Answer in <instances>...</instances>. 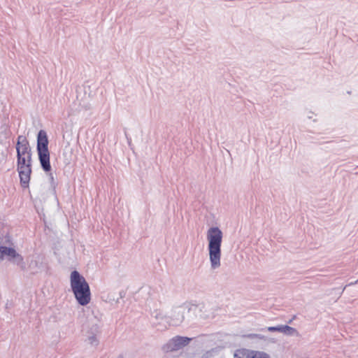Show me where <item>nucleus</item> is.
I'll return each instance as SVG.
<instances>
[{
    "label": "nucleus",
    "instance_id": "1",
    "mask_svg": "<svg viewBox=\"0 0 358 358\" xmlns=\"http://www.w3.org/2000/svg\"><path fill=\"white\" fill-rule=\"evenodd\" d=\"M222 237V232L217 227H210L207 231L206 238L208 242L209 259L212 269H217L221 265Z\"/></svg>",
    "mask_w": 358,
    "mask_h": 358
},
{
    "label": "nucleus",
    "instance_id": "2",
    "mask_svg": "<svg viewBox=\"0 0 358 358\" xmlns=\"http://www.w3.org/2000/svg\"><path fill=\"white\" fill-rule=\"evenodd\" d=\"M71 287L80 305L86 306L90 302V286L85 278L77 271H73L71 273Z\"/></svg>",
    "mask_w": 358,
    "mask_h": 358
},
{
    "label": "nucleus",
    "instance_id": "3",
    "mask_svg": "<svg viewBox=\"0 0 358 358\" xmlns=\"http://www.w3.org/2000/svg\"><path fill=\"white\" fill-rule=\"evenodd\" d=\"M48 145L47 134L44 130H40L37 136V151L41 165L45 171H49L51 169Z\"/></svg>",
    "mask_w": 358,
    "mask_h": 358
},
{
    "label": "nucleus",
    "instance_id": "4",
    "mask_svg": "<svg viewBox=\"0 0 358 358\" xmlns=\"http://www.w3.org/2000/svg\"><path fill=\"white\" fill-rule=\"evenodd\" d=\"M198 310V306L194 304H182L172 308L169 317L170 326H178L185 320L186 313L194 314Z\"/></svg>",
    "mask_w": 358,
    "mask_h": 358
},
{
    "label": "nucleus",
    "instance_id": "5",
    "mask_svg": "<svg viewBox=\"0 0 358 358\" xmlns=\"http://www.w3.org/2000/svg\"><path fill=\"white\" fill-rule=\"evenodd\" d=\"M17 171L20 179V184L22 187H29L30 180V175L31 173V158H26L24 157H17Z\"/></svg>",
    "mask_w": 358,
    "mask_h": 358
},
{
    "label": "nucleus",
    "instance_id": "6",
    "mask_svg": "<svg viewBox=\"0 0 358 358\" xmlns=\"http://www.w3.org/2000/svg\"><path fill=\"white\" fill-rule=\"evenodd\" d=\"M192 339L186 336H176L164 344L162 349L166 352L177 351L188 345Z\"/></svg>",
    "mask_w": 358,
    "mask_h": 358
},
{
    "label": "nucleus",
    "instance_id": "7",
    "mask_svg": "<svg viewBox=\"0 0 358 358\" xmlns=\"http://www.w3.org/2000/svg\"><path fill=\"white\" fill-rule=\"evenodd\" d=\"M152 324L158 330L166 329L170 326L169 317L160 310H155L151 313Z\"/></svg>",
    "mask_w": 358,
    "mask_h": 358
},
{
    "label": "nucleus",
    "instance_id": "8",
    "mask_svg": "<svg viewBox=\"0 0 358 358\" xmlns=\"http://www.w3.org/2000/svg\"><path fill=\"white\" fill-rule=\"evenodd\" d=\"M17 157L31 158V148L26 137L19 136L16 144Z\"/></svg>",
    "mask_w": 358,
    "mask_h": 358
},
{
    "label": "nucleus",
    "instance_id": "9",
    "mask_svg": "<svg viewBox=\"0 0 358 358\" xmlns=\"http://www.w3.org/2000/svg\"><path fill=\"white\" fill-rule=\"evenodd\" d=\"M234 358H270L269 355L263 351L241 350L234 355Z\"/></svg>",
    "mask_w": 358,
    "mask_h": 358
},
{
    "label": "nucleus",
    "instance_id": "10",
    "mask_svg": "<svg viewBox=\"0 0 358 358\" xmlns=\"http://www.w3.org/2000/svg\"><path fill=\"white\" fill-rule=\"evenodd\" d=\"M100 334V327L98 324H94L87 331V341L92 346L96 347L99 341L98 335Z\"/></svg>",
    "mask_w": 358,
    "mask_h": 358
},
{
    "label": "nucleus",
    "instance_id": "11",
    "mask_svg": "<svg viewBox=\"0 0 358 358\" xmlns=\"http://www.w3.org/2000/svg\"><path fill=\"white\" fill-rule=\"evenodd\" d=\"M15 250L13 248L6 246H0V259H3L4 257H8V260L11 261V257L15 255Z\"/></svg>",
    "mask_w": 358,
    "mask_h": 358
},
{
    "label": "nucleus",
    "instance_id": "12",
    "mask_svg": "<svg viewBox=\"0 0 358 358\" xmlns=\"http://www.w3.org/2000/svg\"><path fill=\"white\" fill-rule=\"evenodd\" d=\"M281 333L289 336H299V331L294 327L281 324Z\"/></svg>",
    "mask_w": 358,
    "mask_h": 358
},
{
    "label": "nucleus",
    "instance_id": "13",
    "mask_svg": "<svg viewBox=\"0 0 358 358\" xmlns=\"http://www.w3.org/2000/svg\"><path fill=\"white\" fill-rule=\"evenodd\" d=\"M11 260H13V263L20 266L22 270L25 269V264L24 262L23 257L17 253L16 250L15 251V255H13L11 257Z\"/></svg>",
    "mask_w": 358,
    "mask_h": 358
},
{
    "label": "nucleus",
    "instance_id": "14",
    "mask_svg": "<svg viewBox=\"0 0 358 358\" xmlns=\"http://www.w3.org/2000/svg\"><path fill=\"white\" fill-rule=\"evenodd\" d=\"M80 108L79 110H89L92 109V105L89 101H83L80 103Z\"/></svg>",
    "mask_w": 358,
    "mask_h": 358
},
{
    "label": "nucleus",
    "instance_id": "15",
    "mask_svg": "<svg viewBox=\"0 0 358 358\" xmlns=\"http://www.w3.org/2000/svg\"><path fill=\"white\" fill-rule=\"evenodd\" d=\"M38 268V262L36 260L31 259L29 264V268L31 271H36Z\"/></svg>",
    "mask_w": 358,
    "mask_h": 358
},
{
    "label": "nucleus",
    "instance_id": "16",
    "mask_svg": "<svg viewBox=\"0 0 358 358\" xmlns=\"http://www.w3.org/2000/svg\"><path fill=\"white\" fill-rule=\"evenodd\" d=\"M267 330L268 331L274 332L278 331L281 333V325H278L275 327H268L265 329H263L262 331Z\"/></svg>",
    "mask_w": 358,
    "mask_h": 358
},
{
    "label": "nucleus",
    "instance_id": "17",
    "mask_svg": "<svg viewBox=\"0 0 358 358\" xmlns=\"http://www.w3.org/2000/svg\"><path fill=\"white\" fill-rule=\"evenodd\" d=\"M248 337L252 338H257V339H259V340H264V341L266 340V337L265 336L262 335V334H250L248 336Z\"/></svg>",
    "mask_w": 358,
    "mask_h": 358
},
{
    "label": "nucleus",
    "instance_id": "18",
    "mask_svg": "<svg viewBox=\"0 0 358 358\" xmlns=\"http://www.w3.org/2000/svg\"><path fill=\"white\" fill-rule=\"evenodd\" d=\"M309 114H310V115H308V117L309 119H311V118L313 117V113L312 112H310V113H309Z\"/></svg>",
    "mask_w": 358,
    "mask_h": 358
},
{
    "label": "nucleus",
    "instance_id": "19",
    "mask_svg": "<svg viewBox=\"0 0 358 358\" xmlns=\"http://www.w3.org/2000/svg\"><path fill=\"white\" fill-rule=\"evenodd\" d=\"M210 316L209 315H204L203 317V318H208V317H210Z\"/></svg>",
    "mask_w": 358,
    "mask_h": 358
},
{
    "label": "nucleus",
    "instance_id": "20",
    "mask_svg": "<svg viewBox=\"0 0 358 358\" xmlns=\"http://www.w3.org/2000/svg\"><path fill=\"white\" fill-rule=\"evenodd\" d=\"M187 320H189L192 319V317H191V316H187Z\"/></svg>",
    "mask_w": 358,
    "mask_h": 358
},
{
    "label": "nucleus",
    "instance_id": "21",
    "mask_svg": "<svg viewBox=\"0 0 358 358\" xmlns=\"http://www.w3.org/2000/svg\"><path fill=\"white\" fill-rule=\"evenodd\" d=\"M118 358H122V357H118Z\"/></svg>",
    "mask_w": 358,
    "mask_h": 358
}]
</instances>
